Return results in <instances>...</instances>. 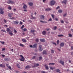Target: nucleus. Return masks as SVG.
Instances as JSON below:
<instances>
[{
  "instance_id": "obj_1",
  "label": "nucleus",
  "mask_w": 73,
  "mask_h": 73,
  "mask_svg": "<svg viewBox=\"0 0 73 73\" xmlns=\"http://www.w3.org/2000/svg\"><path fill=\"white\" fill-rule=\"evenodd\" d=\"M56 3V2L54 0H52L50 2V5L52 6V5H54Z\"/></svg>"
},
{
  "instance_id": "obj_2",
  "label": "nucleus",
  "mask_w": 73,
  "mask_h": 73,
  "mask_svg": "<svg viewBox=\"0 0 73 73\" xmlns=\"http://www.w3.org/2000/svg\"><path fill=\"white\" fill-rule=\"evenodd\" d=\"M7 3H8V4H15V3L14 1L12 0H9V2H7Z\"/></svg>"
},
{
  "instance_id": "obj_3",
  "label": "nucleus",
  "mask_w": 73,
  "mask_h": 73,
  "mask_svg": "<svg viewBox=\"0 0 73 73\" xmlns=\"http://www.w3.org/2000/svg\"><path fill=\"white\" fill-rule=\"evenodd\" d=\"M4 11H3V9L0 8V14H1V15H3V14H4Z\"/></svg>"
},
{
  "instance_id": "obj_4",
  "label": "nucleus",
  "mask_w": 73,
  "mask_h": 73,
  "mask_svg": "<svg viewBox=\"0 0 73 73\" xmlns=\"http://www.w3.org/2000/svg\"><path fill=\"white\" fill-rule=\"evenodd\" d=\"M37 47V44H35L33 45V48H36Z\"/></svg>"
},
{
  "instance_id": "obj_5",
  "label": "nucleus",
  "mask_w": 73,
  "mask_h": 73,
  "mask_svg": "<svg viewBox=\"0 0 73 73\" xmlns=\"http://www.w3.org/2000/svg\"><path fill=\"white\" fill-rule=\"evenodd\" d=\"M13 23L15 24H16V25H17L19 23V22L18 21H14Z\"/></svg>"
},
{
  "instance_id": "obj_6",
  "label": "nucleus",
  "mask_w": 73,
  "mask_h": 73,
  "mask_svg": "<svg viewBox=\"0 0 73 73\" xmlns=\"http://www.w3.org/2000/svg\"><path fill=\"white\" fill-rule=\"evenodd\" d=\"M39 48L40 51H41L42 50V46L41 45H40L39 46Z\"/></svg>"
},
{
  "instance_id": "obj_7",
  "label": "nucleus",
  "mask_w": 73,
  "mask_h": 73,
  "mask_svg": "<svg viewBox=\"0 0 73 73\" xmlns=\"http://www.w3.org/2000/svg\"><path fill=\"white\" fill-rule=\"evenodd\" d=\"M67 0H64L62 2V4H66L67 3Z\"/></svg>"
},
{
  "instance_id": "obj_8",
  "label": "nucleus",
  "mask_w": 73,
  "mask_h": 73,
  "mask_svg": "<svg viewBox=\"0 0 73 73\" xmlns=\"http://www.w3.org/2000/svg\"><path fill=\"white\" fill-rule=\"evenodd\" d=\"M5 66V64H0V67H1V68H4Z\"/></svg>"
},
{
  "instance_id": "obj_9",
  "label": "nucleus",
  "mask_w": 73,
  "mask_h": 73,
  "mask_svg": "<svg viewBox=\"0 0 73 73\" xmlns=\"http://www.w3.org/2000/svg\"><path fill=\"white\" fill-rule=\"evenodd\" d=\"M23 4L24 5L23 6V9H26L27 8V6L24 3H23Z\"/></svg>"
},
{
  "instance_id": "obj_10",
  "label": "nucleus",
  "mask_w": 73,
  "mask_h": 73,
  "mask_svg": "<svg viewBox=\"0 0 73 73\" xmlns=\"http://www.w3.org/2000/svg\"><path fill=\"white\" fill-rule=\"evenodd\" d=\"M44 17H45L43 15H41L40 16V18L41 20H44Z\"/></svg>"
},
{
  "instance_id": "obj_11",
  "label": "nucleus",
  "mask_w": 73,
  "mask_h": 73,
  "mask_svg": "<svg viewBox=\"0 0 73 73\" xmlns=\"http://www.w3.org/2000/svg\"><path fill=\"white\" fill-rule=\"evenodd\" d=\"M6 31L7 32L9 33L10 32H12V31L11 30H10V29H9V28H8L7 29Z\"/></svg>"
},
{
  "instance_id": "obj_12",
  "label": "nucleus",
  "mask_w": 73,
  "mask_h": 73,
  "mask_svg": "<svg viewBox=\"0 0 73 73\" xmlns=\"http://www.w3.org/2000/svg\"><path fill=\"white\" fill-rule=\"evenodd\" d=\"M64 45H65V44L64 42H62L60 43V46L62 47H63L64 46Z\"/></svg>"
},
{
  "instance_id": "obj_13",
  "label": "nucleus",
  "mask_w": 73,
  "mask_h": 73,
  "mask_svg": "<svg viewBox=\"0 0 73 73\" xmlns=\"http://www.w3.org/2000/svg\"><path fill=\"white\" fill-rule=\"evenodd\" d=\"M44 66H45V68H46V70H48L49 69V67L48 66H47L46 64H45Z\"/></svg>"
},
{
  "instance_id": "obj_14",
  "label": "nucleus",
  "mask_w": 73,
  "mask_h": 73,
  "mask_svg": "<svg viewBox=\"0 0 73 73\" xmlns=\"http://www.w3.org/2000/svg\"><path fill=\"white\" fill-rule=\"evenodd\" d=\"M60 63L62 65H64V61H62V60H60Z\"/></svg>"
},
{
  "instance_id": "obj_15",
  "label": "nucleus",
  "mask_w": 73,
  "mask_h": 73,
  "mask_svg": "<svg viewBox=\"0 0 73 73\" xmlns=\"http://www.w3.org/2000/svg\"><path fill=\"white\" fill-rule=\"evenodd\" d=\"M13 15V13H9L8 14V16L9 17H10V18H11V17H12V15Z\"/></svg>"
},
{
  "instance_id": "obj_16",
  "label": "nucleus",
  "mask_w": 73,
  "mask_h": 73,
  "mask_svg": "<svg viewBox=\"0 0 73 73\" xmlns=\"http://www.w3.org/2000/svg\"><path fill=\"white\" fill-rule=\"evenodd\" d=\"M40 41L41 42H45V40L44 39H40Z\"/></svg>"
},
{
  "instance_id": "obj_17",
  "label": "nucleus",
  "mask_w": 73,
  "mask_h": 73,
  "mask_svg": "<svg viewBox=\"0 0 73 73\" xmlns=\"http://www.w3.org/2000/svg\"><path fill=\"white\" fill-rule=\"evenodd\" d=\"M33 3L32 2H30L29 3V5H30V6H32L33 5Z\"/></svg>"
},
{
  "instance_id": "obj_18",
  "label": "nucleus",
  "mask_w": 73,
  "mask_h": 73,
  "mask_svg": "<svg viewBox=\"0 0 73 73\" xmlns=\"http://www.w3.org/2000/svg\"><path fill=\"white\" fill-rule=\"evenodd\" d=\"M36 32L35 30H31L30 32L31 33H33V34H34V32Z\"/></svg>"
},
{
  "instance_id": "obj_19",
  "label": "nucleus",
  "mask_w": 73,
  "mask_h": 73,
  "mask_svg": "<svg viewBox=\"0 0 73 73\" xmlns=\"http://www.w3.org/2000/svg\"><path fill=\"white\" fill-rule=\"evenodd\" d=\"M43 54H47L46 50H44L43 52Z\"/></svg>"
},
{
  "instance_id": "obj_20",
  "label": "nucleus",
  "mask_w": 73,
  "mask_h": 73,
  "mask_svg": "<svg viewBox=\"0 0 73 73\" xmlns=\"http://www.w3.org/2000/svg\"><path fill=\"white\" fill-rule=\"evenodd\" d=\"M51 9L49 8L46 9H45V11H51Z\"/></svg>"
},
{
  "instance_id": "obj_21",
  "label": "nucleus",
  "mask_w": 73,
  "mask_h": 73,
  "mask_svg": "<svg viewBox=\"0 0 73 73\" xmlns=\"http://www.w3.org/2000/svg\"><path fill=\"white\" fill-rule=\"evenodd\" d=\"M42 33L43 35H46V31H44L42 32Z\"/></svg>"
},
{
  "instance_id": "obj_22",
  "label": "nucleus",
  "mask_w": 73,
  "mask_h": 73,
  "mask_svg": "<svg viewBox=\"0 0 73 73\" xmlns=\"http://www.w3.org/2000/svg\"><path fill=\"white\" fill-rule=\"evenodd\" d=\"M19 60L21 61H24V58H21V59H19Z\"/></svg>"
},
{
  "instance_id": "obj_23",
  "label": "nucleus",
  "mask_w": 73,
  "mask_h": 73,
  "mask_svg": "<svg viewBox=\"0 0 73 73\" xmlns=\"http://www.w3.org/2000/svg\"><path fill=\"white\" fill-rule=\"evenodd\" d=\"M31 67L29 66H27L25 67V69H28L29 68H30Z\"/></svg>"
},
{
  "instance_id": "obj_24",
  "label": "nucleus",
  "mask_w": 73,
  "mask_h": 73,
  "mask_svg": "<svg viewBox=\"0 0 73 73\" xmlns=\"http://www.w3.org/2000/svg\"><path fill=\"white\" fill-rule=\"evenodd\" d=\"M17 66L18 68H20V65L18 63H17Z\"/></svg>"
},
{
  "instance_id": "obj_25",
  "label": "nucleus",
  "mask_w": 73,
  "mask_h": 73,
  "mask_svg": "<svg viewBox=\"0 0 73 73\" xmlns=\"http://www.w3.org/2000/svg\"><path fill=\"white\" fill-rule=\"evenodd\" d=\"M12 32H11V31L9 32V35H11V36H13V33H12Z\"/></svg>"
},
{
  "instance_id": "obj_26",
  "label": "nucleus",
  "mask_w": 73,
  "mask_h": 73,
  "mask_svg": "<svg viewBox=\"0 0 73 73\" xmlns=\"http://www.w3.org/2000/svg\"><path fill=\"white\" fill-rule=\"evenodd\" d=\"M62 10H58V13H62Z\"/></svg>"
},
{
  "instance_id": "obj_27",
  "label": "nucleus",
  "mask_w": 73,
  "mask_h": 73,
  "mask_svg": "<svg viewBox=\"0 0 73 73\" xmlns=\"http://www.w3.org/2000/svg\"><path fill=\"white\" fill-rule=\"evenodd\" d=\"M4 60L6 61H8V59L7 58H4Z\"/></svg>"
},
{
  "instance_id": "obj_28",
  "label": "nucleus",
  "mask_w": 73,
  "mask_h": 73,
  "mask_svg": "<svg viewBox=\"0 0 73 73\" xmlns=\"http://www.w3.org/2000/svg\"><path fill=\"white\" fill-rule=\"evenodd\" d=\"M51 16L52 17L53 19H54V15L52 14L51 15Z\"/></svg>"
},
{
  "instance_id": "obj_29",
  "label": "nucleus",
  "mask_w": 73,
  "mask_h": 73,
  "mask_svg": "<svg viewBox=\"0 0 73 73\" xmlns=\"http://www.w3.org/2000/svg\"><path fill=\"white\" fill-rule=\"evenodd\" d=\"M49 68L51 70H53L54 69H55V68H53L52 67H50Z\"/></svg>"
},
{
  "instance_id": "obj_30",
  "label": "nucleus",
  "mask_w": 73,
  "mask_h": 73,
  "mask_svg": "<svg viewBox=\"0 0 73 73\" xmlns=\"http://www.w3.org/2000/svg\"><path fill=\"white\" fill-rule=\"evenodd\" d=\"M60 71V70L59 69H57L56 70V72H59Z\"/></svg>"
},
{
  "instance_id": "obj_31",
  "label": "nucleus",
  "mask_w": 73,
  "mask_h": 73,
  "mask_svg": "<svg viewBox=\"0 0 73 73\" xmlns=\"http://www.w3.org/2000/svg\"><path fill=\"white\" fill-rule=\"evenodd\" d=\"M22 41H23V42H26V39H23L22 40Z\"/></svg>"
},
{
  "instance_id": "obj_32",
  "label": "nucleus",
  "mask_w": 73,
  "mask_h": 73,
  "mask_svg": "<svg viewBox=\"0 0 73 73\" xmlns=\"http://www.w3.org/2000/svg\"><path fill=\"white\" fill-rule=\"evenodd\" d=\"M63 36H64V35H58V37H62Z\"/></svg>"
},
{
  "instance_id": "obj_33",
  "label": "nucleus",
  "mask_w": 73,
  "mask_h": 73,
  "mask_svg": "<svg viewBox=\"0 0 73 73\" xmlns=\"http://www.w3.org/2000/svg\"><path fill=\"white\" fill-rule=\"evenodd\" d=\"M39 61H40V60H42V57L41 56L39 57Z\"/></svg>"
},
{
  "instance_id": "obj_34",
  "label": "nucleus",
  "mask_w": 73,
  "mask_h": 73,
  "mask_svg": "<svg viewBox=\"0 0 73 73\" xmlns=\"http://www.w3.org/2000/svg\"><path fill=\"white\" fill-rule=\"evenodd\" d=\"M19 45L21 46H22V47H24V45L21 44H20Z\"/></svg>"
},
{
  "instance_id": "obj_35",
  "label": "nucleus",
  "mask_w": 73,
  "mask_h": 73,
  "mask_svg": "<svg viewBox=\"0 0 73 73\" xmlns=\"http://www.w3.org/2000/svg\"><path fill=\"white\" fill-rule=\"evenodd\" d=\"M0 42L2 44V45H3V44H5V42H4L1 41Z\"/></svg>"
},
{
  "instance_id": "obj_36",
  "label": "nucleus",
  "mask_w": 73,
  "mask_h": 73,
  "mask_svg": "<svg viewBox=\"0 0 73 73\" xmlns=\"http://www.w3.org/2000/svg\"><path fill=\"white\" fill-rule=\"evenodd\" d=\"M31 17L32 18V19H36V17H33L32 15H31Z\"/></svg>"
},
{
  "instance_id": "obj_37",
  "label": "nucleus",
  "mask_w": 73,
  "mask_h": 73,
  "mask_svg": "<svg viewBox=\"0 0 73 73\" xmlns=\"http://www.w3.org/2000/svg\"><path fill=\"white\" fill-rule=\"evenodd\" d=\"M51 50L52 53H54V50Z\"/></svg>"
},
{
  "instance_id": "obj_38",
  "label": "nucleus",
  "mask_w": 73,
  "mask_h": 73,
  "mask_svg": "<svg viewBox=\"0 0 73 73\" xmlns=\"http://www.w3.org/2000/svg\"><path fill=\"white\" fill-rule=\"evenodd\" d=\"M57 26H55L54 27V30H56V29H57Z\"/></svg>"
},
{
  "instance_id": "obj_39",
  "label": "nucleus",
  "mask_w": 73,
  "mask_h": 73,
  "mask_svg": "<svg viewBox=\"0 0 73 73\" xmlns=\"http://www.w3.org/2000/svg\"><path fill=\"white\" fill-rule=\"evenodd\" d=\"M68 35L69 36V37H71L72 36V35L70 34H68Z\"/></svg>"
},
{
  "instance_id": "obj_40",
  "label": "nucleus",
  "mask_w": 73,
  "mask_h": 73,
  "mask_svg": "<svg viewBox=\"0 0 73 73\" xmlns=\"http://www.w3.org/2000/svg\"><path fill=\"white\" fill-rule=\"evenodd\" d=\"M54 64H55L54 63H50L49 64V65H54Z\"/></svg>"
},
{
  "instance_id": "obj_41",
  "label": "nucleus",
  "mask_w": 73,
  "mask_h": 73,
  "mask_svg": "<svg viewBox=\"0 0 73 73\" xmlns=\"http://www.w3.org/2000/svg\"><path fill=\"white\" fill-rule=\"evenodd\" d=\"M60 22L61 23H62L63 24H64V21L62 20H60Z\"/></svg>"
},
{
  "instance_id": "obj_42",
  "label": "nucleus",
  "mask_w": 73,
  "mask_h": 73,
  "mask_svg": "<svg viewBox=\"0 0 73 73\" xmlns=\"http://www.w3.org/2000/svg\"><path fill=\"white\" fill-rule=\"evenodd\" d=\"M1 31L2 32H6V31H5L4 30H1Z\"/></svg>"
},
{
  "instance_id": "obj_43",
  "label": "nucleus",
  "mask_w": 73,
  "mask_h": 73,
  "mask_svg": "<svg viewBox=\"0 0 73 73\" xmlns=\"http://www.w3.org/2000/svg\"><path fill=\"white\" fill-rule=\"evenodd\" d=\"M52 21V18H51L49 19L48 20V21Z\"/></svg>"
},
{
  "instance_id": "obj_44",
  "label": "nucleus",
  "mask_w": 73,
  "mask_h": 73,
  "mask_svg": "<svg viewBox=\"0 0 73 73\" xmlns=\"http://www.w3.org/2000/svg\"><path fill=\"white\" fill-rule=\"evenodd\" d=\"M8 68L10 70H11V69H12V68H11V66H9V67H8Z\"/></svg>"
},
{
  "instance_id": "obj_45",
  "label": "nucleus",
  "mask_w": 73,
  "mask_h": 73,
  "mask_svg": "<svg viewBox=\"0 0 73 73\" xmlns=\"http://www.w3.org/2000/svg\"><path fill=\"white\" fill-rule=\"evenodd\" d=\"M34 65H36L37 66H39V64H35Z\"/></svg>"
},
{
  "instance_id": "obj_46",
  "label": "nucleus",
  "mask_w": 73,
  "mask_h": 73,
  "mask_svg": "<svg viewBox=\"0 0 73 73\" xmlns=\"http://www.w3.org/2000/svg\"><path fill=\"white\" fill-rule=\"evenodd\" d=\"M14 33H17V31L15 29H14Z\"/></svg>"
},
{
  "instance_id": "obj_47",
  "label": "nucleus",
  "mask_w": 73,
  "mask_h": 73,
  "mask_svg": "<svg viewBox=\"0 0 73 73\" xmlns=\"http://www.w3.org/2000/svg\"><path fill=\"white\" fill-rule=\"evenodd\" d=\"M6 66H7V67H8H8H9V64H6Z\"/></svg>"
},
{
  "instance_id": "obj_48",
  "label": "nucleus",
  "mask_w": 73,
  "mask_h": 73,
  "mask_svg": "<svg viewBox=\"0 0 73 73\" xmlns=\"http://www.w3.org/2000/svg\"><path fill=\"white\" fill-rule=\"evenodd\" d=\"M8 9H10V10L11 9V6H9L8 7Z\"/></svg>"
},
{
  "instance_id": "obj_49",
  "label": "nucleus",
  "mask_w": 73,
  "mask_h": 73,
  "mask_svg": "<svg viewBox=\"0 0 73 73\" xmlns=\"http://www.w3.org/2000/svg\"><path fill=\"white\" fill-rule=\"evenodd\" d=\"M3 21H4V22L5 23H7V21L5 20V19H4L3 20Z\"/></svg>"
},
{
  "instance_id": "obj_50",
  "label": "nucleus",
  "mask_w": 73,
  "mask_h": 73,
  "mask_svg": "<svg viewBox=\"0 0 73 73\" xmlns=\"http://www.w3.org/2000/svg\"><path fill=\"white\" fill-rule=\"evenodd\" d=\"M36 58V56H33L32 58V59H35V58Z\"/></svg>"
},
{
  "instance_id": "obj_51",
  "label": "nucleus",
  "mask_w": 73,
  "mask_h": 73,
  "mask_svg": "<svg viewBox=\"0 0 73 73\" xmlns=\"http://www.w3.org/2000/svg\"><path fill=\"white\" fill-rule=\"evenodd\" d=\"M15 19V17H12V18H11L10 19L11 20H13V19Z\"/></svg>"
},
{
  "instance_id": "obj_52",
  "label": "nucleus",
  "mask_w": 73,
  "mask_h": 73,
  "mask_svg": "<svg viewBox=\"0 0 73 73\" xmlns=\"http://www.w3.org/2000/svg\"><path fill=\"white\" fill-rule=\"evenodd\" d=\"M35 41H36V42H38V39L37 38L35 40Z\"/></svg>"
},
{
  "instance_id": "obj_53",
  "label": "nucleus",
  "mask_w": 73,
  "mask_h": 73,
  "mask_svg": "<svg viewBox=\"0 0 73 73\" xmlns=\"http://www.w3.org/2000/svg\"><path fill=\"white\" fill-rule=\"evenodd\" d=\"M27 29H26V28H25L23 29V31L25 32V31H27Z\"/></svg>"
},
{
  "instance_id": "obj_54",
  "label": "nucleus",
  "mask_w": 73,
  "mask_h": 73,
  "mask_svg": "<svg viewBox=\"0 0 73 73\" xmlns=\"http://www.w3.org/2000/svg\"><path fill=\"white\" fill-rule=\"evenodd\" d=\"M4 50H5V48H3L2 49V51H4Z\"/></svg>"
},
{
  "instance_id": "obj_55",
  "label": "nucleus",
  "mask_w": 73,
  "mask_h": 73,
  "mask_svg": "<svg viewBox=\"0 0 73 73\" xmlns=\"http://www.w3.org/2000/svg\"><path fill=\"white\" fill-rule=\"evenodd\" d=\"M24 25H23L21 27V29H23V28H24Z\"/></svg>"
},
{
  "instance_id": "obj_56",
  "label": "nucleus",
  "mask_w": 73,
  "mask_h": 73,
  "mask_svg": "<svg viewBox=\"0 0 73 73\" xmlns=\"http://www.w3.org/2000/svg\"><path fill=\"white\" fill-rule=\"evenodd\" d=\"M59 8H60V7L58 6V7H56V9H59Z\"/></svg>"
},
{
  "instance_id": "obj_57",
  "label": "nucleus",
  "mask_w": 73,
  "mask_h": 73,
  "mask_svg": "<svg viewBox=\"0 0 73 73\" xmlns=\"http://www.w3.org/2000/svg\"><path fill=\"white\" fill-rule=\"evenodd\" d=\"M20 57L21 58H24V57H23V55H20Z\"/></svg>"
},
{
  "instance_id": "obj_58",
  "label": "nucleus",
  "mask_w": 73,
  "mask_h": 73,
  "mask_svg": "<svg viewBox=\"0 0 73 73\" xmlns=\"http://www.w3.org/2000/svg\"><path fill=\"white\" fill-rule=\"evenodd\" d=\"M23 24V22L21 21H20L19 23V24H20L21 25Z\"/></svg>"
},
{
  "instance_id": "obj_59",
  "label": "nucleus",
  "mask_w": 73,
  "mask_h": 73,
  "mask_svg": "<svg viewBox=\"0 0 73 73\" xmlns=\"http://www.w3.org/2000/svg\"><path fill=\"white\" fill-rule=\"evenodd\" d=\"M30 47V48H33V46H32V45H30L29 46Z\"/></svg>"
},
{
  "instance_id": "obj_60",
  "label": "nucleus",
  "mask_w": 73,
  "mask_h": 73,
  "mask_svg": "<svg viewBox=\"0 0 73 73\" xmlns=\"http://www.w3.org/2000/svg\"><path fill=\"white\" fill-rule=\"evenodd\" d=\"M66 13H65V14H64V15L63 16H64V17H65V16H66Z\"/></svg>"
},
{
  "instance_id": "obj_61",
  "label": "nucleus",
  "mask_w": 73,
  "mask_h": 73,
  "mask_svg": "<svg viewBox=\"0 0 73 73\" xmlns=\"http://www.w3.org/2000/svg\"><path fill=\"white\" fill-rule=\"evenodd\" d=\"M41 73H45L46 72L45 71H41Z\"/></svg>"
},
{
  "instance_id": "obj_62",
  "label": "nucleus",
  "mask_w": 73,
  "mask_h": 73,
  "mask_svg": "<svg viewBox=\"0 0 73 73\" xmlns=\"http://www.w3.org/2000/svg\"><path fill=\"white\" fill-rule=\"evenodd\" d=\"M52 44H54V45H56V43H55V42H53L52 43Z\"/></svg>"
},
{
  "instance_id": "obj_63",
  "label": "nucleus",
  "mask_w": 73,
  "mask_h": 73,
  "mask_svg": "<svg viewBox=\"0 0 73 73\" xmlns=\"http://www.w3.org/2000/svg\"><path fill=\"white\" fill-rule=\"evenodd\" d=\"M57 44H59V40H58L57 41Z\"/></svg>"
},
{
  "instance_id": "obj_64",
  "label": "nucleus",
  "mask_w": 73,
  "mask_h": 73,
  "mask_svg": "<svg viewBox=\"0 0 73 73\" xmlns=\"http://www.w3.org/2000/svg\"><path fill=\"white\" fill-rule=\"evenodd\" d=\"M2 55L3 57H5V55L4 54H2Z\"/></svg>"
}]
</instances>
